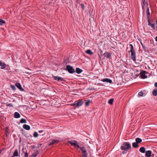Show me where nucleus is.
Here are the masks:
<instances>
[{"mask_svg": "<svg viewBox=\"0 0 157 157\" xmlns=\"http://www.w3.org/2000/svg\"><path fill=\"white\" fill-rule=\"evenodd\" d=\"M20 115L19 113L17 112H16L14 113V117L16 118H19L20 117Z\"/></svg>", "mask_w": 157, "mask_h": 157, "instance_id": "4468645a", "label": "nucleus"}, {"mask_svg": "<svg viewBox=\"0 0 157 157\" xmlns=\"http://www.w3.org/2000/svg\"><path fill=\"white\" fill-rule=\"evenodd\" d=\"M74 146H75L77 147L78 148H79V146L77 141L75 142V144Z\"/></svg>", "mask_w": 157, "mask_h": 157, "instance_id": "473e14b6", "label": "nucleus"}, {"mask_svg": "<svg viewBox=\"0 0 157 157\" xmlns=\"http://www.w3.org/2000/svg\"><path fill=\"white\" fill-rule=\"evenodd\" d=\"M53 144H54L52 141V142H50L49 145V146H51V145H53Z\"/></svg>", "mask_w": 157, "mask_h": 157, "instance_id": "58836bf2", "label": "nucleus"}, {"mask_svg": "<svg viewBox=\"0 0 157 157\" xmlns=\"http://www.w3.org/2000/svg\"><path fill=\"white\" fill-rule=\"evenodd\" d=\"M76 107L80 106L83 104V102L82 101H75Z\"/></svg>", "mask_w": 157, "mask_h": 157, "instance_id": "1a4fd4ad", "label": "nucleus"}, {"mask_svg": "<svg viewBox=\"0 0 157 157\" xmlns=\"http://www.w3.org/2000/svg\"><path fill=\"white\" fill-rule=\"evenodd\" d=\"M85 52L89 55H92L93 54V52L91 50L88 49L85 51Z\"/></svg>", "mask_w": 157, "mask_h": 157, "instance_id": "2eb2a0df", "label": "nucleus"}, {"mask_svg": "<svg viewBox=\"0 0 157 157\" xmlns=\"http://www.w3.org/2000/svg\"><path fill=\"white\" fill-rule=\"evenodd\" d=\"M136 142L138 144V143H139L141 142L142 141V140L140 138H137L136 139Z\"/></svg>", "mask_w": 157, "mask_h": 157, "instance_id": "a211bd4d", "label": "nucleus"}, {"mask_svg": "<svg viewBox=\"0 0 157 157\" xmlns=\"http://www.w3.org/2000/svg\"><path fill=\"white\" fill-rule=\"evenodd\" d=\"M52 141L54 144H55V143H57L59 142V140H53Z\"/></svg>", "mask_w": 157, "mask_h": 157, "instance_id": "7c9ffc66", "label": "nucleus"}, {"mask_svg": "<svg viewBox=\"0 0 157 157\" xmlns=\"http://www.w3.org/2000/svg\"><path fill=\"white\" fill-rule=\"evenodd\" d=\"M5 22L2 19H0V25H2L3 24H5Z\"/></svg>", "mask_w": 157, "mask_h": 157, "instance_id": "393cba45", "label": "nucleus"}, {"mask_svg": "<svg viewBox=\"0 0 157 157\" xmlns=\"http://www.w3.org/2000/svg\"><path fill=\"white\" fill-rule=\"evenodd\" d=\"M54 78V79L56 80H57L58 81H63L64 80V79L63 78L60 77L59 76H53Z\"/></svg>", "mask_w": 157, "mask_h": 157, "instance_id": "423d86ee", "label": "nucleus"}, {"mask_svg": "<svg viewBox=\"0 0 157 157\" xmlns=\"http://www.w3.org/2000/svg\"><path fill=\"white\" fill-rule=\"evenodd\" d=\"M77 141L75 140H71L69 141H68V143L71 144V145H74L75 144V142Z\"/></svg>", "mask_w": 157, "mask_h": 157, "instance_id": "412c9836", "label": "nucleus"}, {"mask_svg": "<svg viewBox=\"0 0 157 157\" xmlns=\"http://www.w3.org/2000/svg\"><path fill=\"white\" fill-rule=\"evenodd\" d=\"M12 157H14V156H12Z\"/></svg>", "mask_w": 157, "mask_h": 157, "instance_id": "a18cd8bd", "label": "nucleus"}, {"mask_svg": "<svg viewBox=\"0 0 157 157\" xmlns=\"http://www.w3.org/2000/svg\"><path fill=\"white\" fill-rule=\"evenodd\" d=\"M28 157V153L26 152H25L24 155V157Z\"/></svg>", "mask_w": 157, "mask_h": 157, "instance_id": "c9c22d12", "label": "nucleus"}, {"mask_svg": "<svg viewBox=\"0 0 157 157\" xmlns=\"http://www.w3.org/2000/svg\"><path fill=\"white\" fill-rule=\"evenodd\" d=\"M66 70L70 73H73L75 72V70L73 67L69 65L67 66Z\"/></svg>", "mask_w": 157, "mask_h": 157, "instance_id": "20e7f679", "label": "nucleus"}, {"mask_svg": "<svg viewBox=\"0 0 157 157\" xmlns=\"http://www.w3.org/2000/svg\"><path fill=\"white\" fill-rule=\"evenodd\" d=\"M129 46L131 47L130 52L131 53V59L134 61H135L136 60V56L135 51L134 49L133 45L132 44H130Z\"/></svg>", "mask_w": 157, "mask_h": 157, "instance_id": "f03ea898", "label": "nucleus"}, {"mask_svg": "<svg viewBox=\"0 0 157 157\" xmlns=\"http://www.w3.org/2000/svg\"><path fill=\"white\" fill-rule=\"evenodd\" d=\"M142 6L144 12L146 11L147 13V17L148 20V25L150 26L152 28L154 29H155V24H151L150 22V19L149 17L150 16V13L149 11V8L148 7V3L146 2L145 0H142Z\"/></svg>", "mask_w": 157, "mask_h": 157, "instance_id": "f257e3e1", "label": "nucleus"}, {"mask_svg": "<svg viewBox=\"0 0 157 157\" xmlns=\"http://www.w3.org/2000/svg\"><path fill=\"white\" fill-rule=\"evenodd\" d=\"M33 136L34 137H37L38 136V134L37 132H35L33 133Z\"/></svg>", "mask_w": 157, "mask_h": 157, "instance_id": "c85d7f7f", "label": "nucleus"}, {"mask_svg": "<svg viewBox=\"0 0 157 157\" xmlns=\"http://www.w3.org/2000/svg\"><path fill=\"white\" fill-rule=\"evenodd\" d=\"M132 145L133 147L136 148H137L139 146L138 144L136 142L133 143Z\"/></svg>", "mask_w": 157, "mask_h": 157, "instance_id": "6ab92c4d", "label": "nucleus"}, {"mask_svg": "<svg viewBox=\"0 0 157 157\" xmlns=\"http://www.w3.org/2000/svg\"><path fill=\"white\" fill-rule=\"evenodd\" d=\"M105 57L107 58H109L110 57V53L107 52L105 54Z\"/></svg>", "mask_w": 157, "mask_h": 157, "instance_id": "b1692460", "label": "nucleus"}, {"mask_svg": "<svg viewBox=\"0 0 157 157\" xmlns=\"http://www.w3.org/2000/svg\"><path fill=\"white\" fill-rule=\"evenodd\" d=\"M155 40L157 42V36H156L155 38Z\"/></svg>", "mask_w": 157, "mask_h": 157, "instance_id": "37998d69", "label": "nucleus"}, {"mask_svg": "<svg viewBox=\"0 0 157 157\" xmlns=\"http://www.w3.org/2000/svg\"><path fill=\"white\" fill-rule=\"evenodd\" d=\"M113 98H112V99H110L109 100V101H108V103L109 104L112 105L113 104Z\"/></svg>", "mask_w": 157, "mask_h": 157, "instance_id": "cd10ccee", "label": "nucleus"}, {"mask_svg": "<svg viewBox=\"0 0 157 157\" xmlns=\"http://www.w3.org/2000/svg\"><path fill=\"white\" fill-rule=\"evenodd\" d=\"M82 70L80 69L79 68H77L76 69V72L78 74H79L82 72Z\"/></svg>", "mask_w": 157, "mask_h": 157, "instance_id": "aec40b11", "label": "nucleus"}, {"mask_svg": "<svg viewBox=\"0 0 157 157\" xmlns=\"http://www.w3.org/2000/svg\"><path fill=\"white\" fill-rule=\"evenodd\" d=\"M26 121L25 119H22L20 120V123H26Z\"/></svg>", "mask_w": 157, "mask_h": 157, "instance_id": "a878e982", "label": "nucleus"}, {"mask_svg": "<svg viewBox=\"0 0 157 157\" xmlns=\"http://www.w3.org/2000/svg\"><path fill=\"white\" fill-rule=\"evenodd\" d=\"M10 88L14 90H15L16 89L15 86L14 85H11L10 86Z\"/></svg>", "mask_w": 157, "mask_h": 157, "instance_id": "c756f323", "label": "nucleus"}, {"mask_svg": "<svg viewBox=\"0 0 157 157\" xmlns=\"http://www.w3.org/2000/svg\"><path fill=\"white\" fill-rule=\"evenodd\" d=\"M154 86L155 87H157V82L155 83Z\"/></svg>", "mask_w": 157, "mask_h": 157, "instance_id": "79ce46f5", "label": "nucleus"}, {"mask_svg": "<svg viewBox=\"0 0 157 157\" xmlns=\"http://www.w3.org/2000/svg\"><path fill=\"white\" fill-rule=\"evenodd\" d=\"M0 66H1V69H4L6 67V65L0 61Z\"/></svg>", "mask_w": 157, "mask_h": 157, "instance_id": "f8f14e48", "label": "nucleus"}, {"mask_svg": "<svg viewBox=\"0 0 157 157\" xmlns=\"http://www.w3.org/2000/svg\"><path fill=\"white\" fill-rule=\"evenodd\" d=\"M53 144H54L52 141V142H50L49 145V146H51V145H53Z\"/></svg>", "mask_w": 157, "mask_h": 157, "instance_id": "ea45409f", "label": "nucleus"}, {"mask_svg": "<svg viewBox=\"0 0 157 157\" xmlns=\"http://www.w3.org/2000/svg\"><path fill=\"white\" fill-rule=\"evenodd\" d=\"M131 147V145L129 143L125 142L124 143L121 145V149L124 151L129 149Z\"/></svg>", "mask_w": 157, "mask_h": 157, "instance_id": "7ed1b4c3", "label": "nucleus"}, {"mask_svg": "<svg viewBox=\"0 0 157 157\" xmlns=\"http://www.w3.org/2000/svg\"><path fill=\"white\" fill-rule=\"evenodd\" d=\"M101 81L103 82H105L107 83H112V80L111 79L107 78H105L102 79L101 80Z\"/></svg>", "mask_w": 157, "mask_h": 157, "instance_id": "0eeeda50", "label": "nucleus"}, {"mask_svg": "<svg viewBox=\"0 0 157 157\" xmlns=\"http://www.w3.org/2000/svg\"><path fill=\"white\" fill-rule=\"evenodd\" d=\"M43 131H39V132H40V133H41V132H42Z\"/></svg>", "mask_w": 157, "mask_h": 157, "instance_id": "c03bdc74", "label": "nucleus"}, {"mask_svg": "<svg viewBox=\"0 0 157 157\" xmlns=\"http://www.w3.org/2000/svg\"><path fill=\"white\" fill-rule=\"evenodd\" d=\"M151 152L150 151H147L146 152V156L147 157H150L151 156Z\"/></svg>", "mask_w": 157, "mask_h": 157, "instance_id": "9b49d317", "label": "nucleus"}, {"mask_svg": "<svg viewBox=\"0 0 157 157\" xmlns=\"http://www.w3.org/2000/svg\"><path fill=\"white\" fill-rule=\"evenodd\" d=\"M23 127L24 128L27 130H29L30 129V128L29 125L27 124H24L23 125Z\"/></svg>", "mask_w": 157, "mask_h": 157, "instance_id": "9d476101", "label": "nucleus"}, {"mask_svg": "<svg viewBox=\"0 0 157 157\" xmlns=\"http://www.w3.org/2000/svg\"><path fill=\"white\" fill-rule=\"evenodd\" d=\"M18 155V151L17 149H16L14 151L13 153V156H17Z\"/></svg>", "mask_w": 157, "mask_h": 157, "instance_id": "ddd939ff", "label": "nucleus"}, {"mask_svg": "<svg viewBox=\"0 0 157 157\" xmlns=\"http://www.w3.org/2000/svg\"><path fill=\"white\" fill-rule=\"evenodd\" d=\"M8 105L10 107H13V104L11 103L8 104Z\"/></svg>", "mask_w": 157, "mask_h": 157, "instance_id": "a19ab883", "label": "nucleus"}, {"mask_svg": "<svg viewBox=\"0 0 157 157\" xmlns=\"http://www.w3.org/2000/svg\"><path fill=\"white\" fill-rule=\"evenodd\" d=\"M139 150L141 152L144 153L145 151V148L144 147H142L140 148Z\"/></svg>", "mask_w": 157, "mask_h": 157, "instance_id": "dca6fc26", "label": "nucleus"}, {"mask_svg": "<svg viewBox=\"0 0 157 157\" xmlns=\"http://www.w3.org/2000/svg\"><path fill=\"white\" fill-rule=\"evenodd\" d=\"M82 157H86L87 156V154L86 153V151H85V152H82Z\"/></svg>", "mask_w": 157, "mask_h": 157, "instance_id": "bb28decb", "label": "nucleus"}, {"mask_svg": "<svg viewBox=\"0 0 157 157\" xmlns=\"http://www.w3.org/2000/svg\"><path fill=\"white\" fill-rule=\"evenodd\" d=\"M157 157V156H156V157Z\"/></svg>", "mask_w": 157, "mask_h": 157, "instance_id": "49530a36", "label": "nucleus"}, {"mask_svg": "<svg viewBox=\"0 0 157 157\" xmlns=\"http://www.w3.org/2000/svg\"><path fill=\"white\" fill-rule=\"evenodd\" d=\"M69 105L71 106L76 107L75 101L74 103L70 104Z\"/></svg>", "mask_w": 157, "mask_h": 157, "instance_id": "2f4dec72", "label": "nucleus"}, {"mask_svg": "<svg viewBox=\"0 0 157 157\" xmlns=\"http://www.w3.org/2000/svg\"><path fill=\"white\" fill-rule=\"evenodd\" d=\"M16 86L21 91H24V90L22 87L21 84L19 83H17L16 84Z\"/></svg>", "mask_w": 157, "mask_h": 157, "instance_id": "6e6552de", "label": "nucleus"}, {"mask_svg": "<svg viewBox=\"0 0 157 157\" xmlns=\"http://www.w3.org/2000/svg\"><path fill=\"white\" fill-rule=\"evenodd\" d=\"M81 6V7L82 8V9L83 10H84V6L83 5V4H81L80 5Z\"/></svg>", "mask_w": 157, "mask_h": 157, "instance_id": "4c0bfd02", "label": "nucleus"}, {"mask_svg": "<svg viewBox=\"0 0 157 157\" xmlns=\"http://www.w3.org/2000/svg\"><path fill=\"white\" fill-rule=\"evenodd\" d=\"M138 95L140 96H142L143 95V93L142 91L140 92L138 94Z\"/></svg>", "mask_w": 157, "mask_h": 157, "instance_id": "f704fd0d", "label": "nucleus"}, {"mask_svg": "<svg viewBox=\"0 0 157 157\" xmlns=\"http://www.w3.org/2000/svg\"><path fill=\"white\" fill-rule=\"evenodd\" d=\"M38 151H35V152H34V153H33V154L32 155V156L34 157H35L37 155H38Z\"/></svg>", "mask_w": 157, "mask_h": 157, "instance_id": "5701e85b", "label": "nucleus"}, {"mask_svg": "<svg viewBox=\"0 0 157 157\" xmlns=\"http://www.w3.org/2000/svg\"><path fill=\"white\" fill-rule=\"evenodd\" d=\"M79 148L82 151V153L85 152V151H86L84 147H79Z\"/></svg>", "mask_w": 157, "mask_h": 157, "instance_id": "4be33fe9", "label": "nucleus"}, {"mask_svg": "<svg viewBox=\"0 0 157 157\" xmlns=\"http://www.w3.org/2000/svg\"><path fill=\"white\" fill-rule=\"evenodd\" d=\"M146 71H143L140 72V77L144 79L147 78V76L145 75Z\"/></svg>", "mask_w": 157, "mask_h": 157, "instance_id": "39448f33", "label": "nucleus"}, {"mask_svg": "<svg viewBox=\"0 0 157 157\" xmlns=\"http://www.w3.org/2000/svg\"><path fill=\"white\" fill-rule=\"evenodd\" d=\"M152 94L155 96L157 95V89H155L152 91Z\"/></svg>", "mask_w": 157, "mask_h": 157, "instance_id": "f3484780", "label": "nucleus"}, {"mask_svg": "<svg viewBox=\"0 0 157 157\" xmlns=\"http://www.w3.org/2000/svg\"><path fill=\"white\" fill-rule=\"evenodd\" d=\"M90 100H88L86 102V106H88L89 105L90 103Z\"/></svg>", "mask_w": 157, "mask_h": 157, "instance_id": "72a5a7b5", "label": "nucleus"}, {"mask_svg": "<svg viewBox=\"0 0 157 157\" xmlns=\"http://www.w3.org/2000/svg\"><path fill=\"white\" fill-rule=\"evenodd\" d=\"M5 130L7 133L9 132V129L7 127H6Z\"/></svg>", "mask_w": 157, "mask_h": 157, "instance_id": "e433bc0d", "label": "nucleus"}]
</instances>
